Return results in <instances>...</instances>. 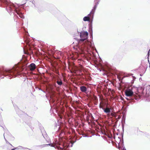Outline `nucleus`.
<instances>
[{
	"label": "nucleus",
	"instance_id": "39448f33",
	"mask_svg": "<svg viewBox=\"0 0 150 150\" xmlns=\"http://www.w3.org/2000/svg\"><path fill=\"white\" fill-rule=\"evenodd\" d=\"M100 0H94V6L93 8L91 11L90 12V13L88 14V16L92 14H93L95 10H96L98 5L99 4Z\"/></svg>",
	"mask_w": 150,
	"mask_h": 150
},
{
	"label": "nucleus",
	"instance_id": "6ab92c4d",
	"mask_svg": "<svg viewBox=\"0 0 150 150\" xmlns=\"http://www.w3.org/2000/svg\"><path fill=\"white\" fill-rule=\"evenodd\" d=\"M15 150V149H12L11 150Z\"/></svg>",
	"mask_w": 150,
	"mask_h": 150
},
{
	"label": "nucleus",
	"instance_id": "f03ea898",
	"mask_svg": "<svg viewBox=\"0 0 150 150\" xmlns=\"http://www.w3.org/2000/svg\"><path fill=\"white\" fill-rule=\"evenodd\" d=\"M23 69L18 67V66H16L14 67L11 70H4L3 71H0V74L6 76H8L9 79H11L12 78V76L13 75L15 77Z\"/></svg>",
	"mask_w": 150,
	"mask_h": 150
},
{
	"label": "nucleus",
	"instance_id": "5701e85b",
	"mask_svg": "<svg viewBox=\"0 0 150 150\" xmlns=\"http://www.w3.org/2000/svg\"><path fill=\"white\" fill-rule=\"evenodd\" d=\"M148 62H149V60H148Z\"/></svg>",
	"mask_w": 150,
	"mask_h": 150
},
{
	"label": "nucleus",
	"instance_id": "20e7f679",
	"mask_svg": "<svg viewBox=\"0 0 150 150\" xmlns=\"http://www.w3.org/2000/svg\"><path fill=\"white\" fill-rule=\"evenodd\" d=\"M10 5L11 6L10 7L11 9L15 11L20 17L22 18H24L23 14L20 11L19 8H17L15 6L13 3L11 4Z\"/></svg>",
	"mask_w": 150,
	"mask_h": 150
},
{
	"label": "nucleus",
	"instance_id": "412c9836",
	"mask_svg": "<svg viewBox=\"0 0 150 150\" xmlns=\"http://www.w3.org/2000/svg\"><path fill=\"white\" fill-rule=\"evenodd\" d=\"M149 67L150 68V64L149 65Z\"/></svg>",
	"mask_w": 150,
	"mask_h": 150
},
{
	"label": "nucleus",
	"instance_id": "b1692460",
	"mask_svg": "<svg viewBox=\"0 0 150 150\" xmlns=\"http://www.w3.org/2000/svg\"><path fill=\"white\" fill-rule=\"evenodd\" d=\"M28 150H30L28 149Z\"/></svg>",
	"mask_w": 150,
	"mask_h": 150
},
{
	"label": "nucleus",
	"instance_id": "f8f14e48",
	"mask_svg": "<svg viewBox=\"0 0 150 150\" xmlns=\"http://www.w3.org/2000/svg\"><path fill=\"white\" fill-rule=\"evenodd\" d=\"M15 149H25V148L22 147V146H19L18 147L15 148H14ZM25 149H26V148H25Z\"/></svg>",
	"mask_w": 150,
	"mask_h": 150
},
{
	"label": "nucleus",
	"instance_id": "aec40b11",
	"mask_svg": "<svg viewBox=\"0 0 150 150\" xmlns=\"http://www.w3.org/2000/svg\"><path fill=\"white\" fill-rule=\"evenodd\" d=\"M123 150H126L125 149H123Z\"/></svg>",
	"mask_w": 150,
	"mask_h": 150
},
{
	"label": "nucleus",
	"instance_id": "a211bd4d",
	"mask_svg": "<svg viewBox=\"0 0 150 150\" xmlns=\"http://www.w3.org/2000/svg\"><path fill=\"white\" fill-rule=\"evenodd\" d=\"M126 99H127V100H129V99L128 98H126Z\"/></svg>",
	"mask_w": 150,
	"mask_h": 150
},
{
	"label": "nucleus",
	"instance_id": "f3484780",
	"mask_svg": "<svg viewBox=\"0 0 150 150\" xmlns=\"http://www.w3.org/2000/svg\"><path fill=\"white\" fill-rule=\"evenodd\" d=\"M138 96H139V98H141V96L140 95H138Z\"/></svg>",
	"mask_w": 150,
	"mask_h": 150
},
{
	"label": "nucleus",
	"instance_id": "0eeeda50",
	"mask_svg": "<svg viewBox=\"0 0 150 150\" xmlns=\"http://www.w3.org/2000/svg\"><path fill=\"white\" fill-rule=\"evenodd\" d=\"M103 109L104 112L107 114V115L109 117L110 116V109L108 108H103Z\"/></svg>",
	"mask_w": 150,
	"mask_h": 150
},
{
	"label": "nucleus",
	"instance_id": "6e6552de",
	"mask_svg": "<svg viewBox=\"0 0 150 150\" xmlns=\"http://www.w3.org/2000/svg\"><path fill=\"white\" fill-rule=\"evenodd\" d=\"M29 68L31 71H33L36 68V65L34 63L31 64L29 66Z\"/></svg>",
	"mask_w": 150,
	"mask_h": 150
},
{
	"label": "nucleus",
	"instance_id": "ddd939ff",
	"mask_svg": "<svg viewBox=\"0 0 150 150\" xmlns=\"http://www.w3.org/2000/svg\"><path fill=\"white\" fill-rule=\"evenodd\" d=\"M111 115L112 117H115V118H116L117 117V115L114 113H111Z\"/></svg>",
	"mask_w": 150,
	"mask_h": 150
},
{
	"label": "nucleus",
	"instance_id": "9b49d317",
	"mask_svg": "<svg viewBox=\"0 0 150 150\" xmlns=\"http://www.w3.org/2000/svg\"><path fill=\"white\" fill-rule=\"evenodd\" d=\"M80 90L82 92H85L86 91L87 88L86 87L82 86L80 87Z\"/></svg>",
	"mask_w": 150,
	"mask_h": 150
},
{
	"label": "nucleus",
	"instance_id": "423d86ee",
	"mask_svg": "<svg viewBox=\"0 0 150 150\" xmlns=\"http://www.w3.org/2000/svg\"><path fill=\"white\" fill-rule=\"evenodd\" d=\"M125 93L126 95L128 97L131 96L134 94L132 88V89H128L126 90L125 91Z\"/></svg>",
	"mask_w": 150,
	"mask_h": 150
},
{
	"label": "nucleus",
	"instance_id": "dca6fc26",
	"mask_svg": "<svg viewBox=\"0 0 150 150\" xmlns=\"http://www.w3.org/2000/svg\"><path fill=\"white\" fill-rule=\"evenodd\" d=\"M149 52H150V50H149V51L148 52V57H149Z\"/></svg>",
	"mask_w": 150,
	"mask_h": 150
},
{
	"label": "nucleus",
	"instance_id": "4468645a",
	"mask_svg": "<svg viewBox=\"0 0 150 150\" xmlns=\"http://www.w3.org/2000/svg\"><path fill=\"white\" fill-rule=\"evenodd\" d=\"M57 83L58 84V85H61L62 84V81H57Z\"/></svg>",
	"mask_w": 150,
	"mask_h": 150
},
{
	"label": "nucleus",
	"instance_id": "9d476101",
	"mask_svg": "<svg viewBox=\"0 0 150 150\" xmlns=\"http://www.w3.org/2000/svg\"><path fill=\"white\" fill-rule=\"evenodd\" d=\"M146 93L150 96V86H148L146 87Z\"/></svg>",
	"mask_w": 150,
	"mask_h": 150
},
{
	"label": "nucleus",
	"instance_id": "1a4fd4ad",
	"mask_svg": "<svg viewBox=\"0 0 150 150\" xmlns=\"http://www.w3.org/2000/svg\"><path fill=\"white\" fill-rule=\"evenodd\" d=\"M91 15L88 16H88H85L83 18V21H89L90 19Z\"/></svg>",
	"mask_w": 150,
	"mask_h": 150
},
{
	"label": "nucleus",
	"instance_id": "4be33fe9",
	"mask_svg": "<svg viewBox=\"0 0 150 150\" xmlns=\"http://www.w3.org/2000/svg\"><path fill=\"white\" fill-rule=\"evenodd\" d=\"M0 1H1V0H0Z\"/></svg>",
	"mask_w": 150,
	"mask_h": 150
},
{
	"label": "nucleus",
	"instance_id": "2eb2a0df",
	"mask_svg": "<svg viewBox=\"0 0 150 150\" xmlns=\"http://www.w3.org/2000/svg\"><path fill=\"white\" fill-rule=\"evenodd\" d=\"M115 118L117 120H118V119H120V116H118L117 118L116 117V118Z\"/></svg>",
	"mask_w": 150,
	"mask_h": 150
},
{
	"label": "nucleus",
	"instance_id": "7ed1b4c3",
	"mask_svg": "<svg viewBox=\"0 0 150 150\" xmlns=\"http://www.w3.org/2000/svg\"><path fill=\"white\" fill-rule=\"evenodd\" d=\"M61 145L60 143H59V142H56L54 144H45L44 145V146H45L47 145H50L51 146L54 147L55 148H57L58 149H60L61 150H63V149H66V148L64 145L63 146V147H61L59 146Z\"/></svg>",
	"mask_w": 150,
	"mask_h": 150
},
{
	"label": "nucleus",
	"instance_id": "f257e3e1",
	"mask_svg": "<svg viewBox=\"0 0 150 150\" xmlns=\"http://www.w3.org/2000/svg\"><path fill=\"white\" fill-rule=\"evenodd\" d=\"M78 32L80 33L81 39L77 40L78 43L77 47L82 53H83V51L84 50L87 51L89 47H93V44L91 42L86 40L88 36V33L87 32Z\"/></svg>",
	"mask_w": 150,
	"mask_h": 150
}]
</instances>
